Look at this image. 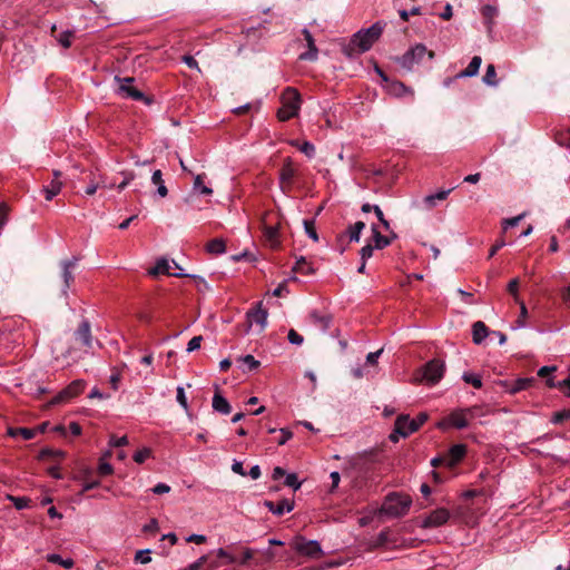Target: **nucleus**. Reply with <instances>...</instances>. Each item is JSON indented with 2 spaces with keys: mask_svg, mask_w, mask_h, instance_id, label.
I'll return each instance as SVG.
<instances>
[{
  "mask_svg": "<svg viewBox=\"0 0 570 570\" xmlns=\"http://www.w3.org/2000/svg\"><path fill=\"white\" fill-rule=\"evenodd\" d=\"M302 33L306 40L308 50L299 55L301 60L315 61L318 58V49L315 45V40L311 31L306 28L302 30Z\"/></svg>",
  "mask_w": 570,
  "mask_h": 570,
  "instance_id": "obj_16",
  "label": "nucleus"
},
{
  "mask_svg": "<svg viewBox=\"0 0 570 570\" xmlns=\"http://www.w3.org/2000/svg\"><path fill=\"white\" fill-rule=\"evenodd\" d=\"M214 552L218 558L224 559L225 563L232 564L237 562V559L233 554L227 552L224 548H218Z\"/></svg>",
  "mask_w": 570,
  "mask_h": 570,
  "instance_id": "obj_46",
  "label": "nucleus"
},
{
  "mask_svg": "<svg viewBox=\"0 0 570 570\" xmlns=\"http://www.w3.org/2000/svg\"><path fill=\"white\" fill-rule=\"evenodd\" d=\"M151 456V449L149 448H142L140 450H138L135 454H134V461L138 464H141L144 463L147 459H149Z\"/></svg>",
  "mask_w": 570,
  "mask_h": 570,
  "instance_id": "obj_41",
  "label": "nucleus"
},
{
  "mask_svg": "<svg viewBox=\"0 0 570 570\" xmlns=\"http://www.w3.org/2000/svg\"><path fill=\"white\" fill-rule=\"evenodd\" d=\"M445 372V364L439 358L429 361L422 368V380L430 385L440 382Z\"/></svg>",
  "mask_w": 570,
  "mask_h": 570,
  "instance_id": "obj_8",
  "label": "nucleus"
},
{
  "mask_svg": "<svg viewBox=\"0 0 570 570\" xmlns=\"http://www.w3.org/2000/svg\"><path fill=\"white\" fill-rule=\"evenodd\" d=\"M264 236L265 239L269 243L272 247H276L278 245V228L277 226H265L264 227Z\"/></svg>",
  "mask_w": 570,
  "mask_h": 570,
  "instance_id": "obj_32",
  "label": "nucleus"
},
{
  "mask_svg": "<svg viewBox=\"0 0 570 570\" xmlns=\"http://www.w3.org/2000/svg\"><path fill=\"white\" fill-rule=\"evenodd\" d=\"M534 377H520L511 384L508 392L510 394H515L520 391L527 390L534 383Z\"/></svg>",
  "mask_w": 570,
  "mask_h": 570,
  "instance_id": "obj_25",
  "label": "nucleus"
},
{
  "mask_svg": "<svg viewBox=\"0 0 570 570\" xmlns=\"http://www.w3.org/2000/svg\"><path fill=\"white\" fill-rule=\"evenodd\" d=\"M202 342H203V336L198 335V336H194L187 344V348L186 351L188 353H191L194 351H197L198 348H200V345H202Z\"/></svg>",
  "mask_w": 570,
  "mask_h": 570,
  "instance_id": "obj_51",
  "label": "nucleus"
},
{
  "mask_svg": "<svg viewBox=\"0 0 570 570\" xmlns=\"http://www.w3.org/2000/svg\"><path fill=\"white\" fill-rule=\"evenodd\" d=\"M253 558H254V550L250 548H244L240 559H237V563H239L240 566H245Z\"/></svg>",
  "mask_w": 570,
  "mask_h": 570,
  "instance_id": "obj_52",
  "label": "nucleus"
},
{
  "mask_svg": "<svg viewBox=\"0 0 570 570\" xmlns=\"http://www.w3.org/2000/svg\"><path fill=\"white\" fill-rule=\"evenodd\" d=\"M237 362L242 363L244 367H242L243 372L256 370L259 366V361H257L253 355L248 354L245 356H239Z\"/></svg>",
  "mask_w": 570,
  "mask_h": 570,
  "instance_id": "obj_33",
  "label": "nucleus"
},
{
  "mask_svg": "<svg viewBox=\"0 0 570 570\" xmlns=\"http://www.w3.org/2000/svg\"><path fill=\"white\" fill-rule=\"evenodd\" d=\"M396 433L402 438H406L417 430V425L409 417V415H399L395 420Z\"/></svg>",
  "mask_w": 570,
  "mask_h": 570,
  "instance_id": "obj_15",
  "label": "nucleus"
},
{
  "mask_svg": "<svg viewBox=\"0 0 570 570\" xmlns=\"http://www.w3.org/2000/svg\"><path fill=\"white\" fill-rule=\"evenodd\" d=\"M364 228H365V223H363V222H356L355 224L350 225L346 230L350 242L357 243L361 238V234Z\"/></svg>",
  "mask_w": 570,
  "mask_h": 570,
  "instance_id": "obj_28",
  "label": "nucleus"
},
{
  "mask_svg": "<svg viewBox=\"0 0 570 570\" xmlns=\"http://www.w3.org/2000/svg\"><path fill=\"white\" fill-rule=\"evenodd\" d=\"M284 483L286 487L292 488L294 491H297L302 485V483L298 481L297 475L295 473H287L285 475Z\"/></svg>",
  "mask_w": 570,
  "mask_h": 570,
  "instance_id": "obj_42",
  "label": "nucleus"
},
{
  "mask_svg": "<svg viewBox=\"0 0 570 570\" xmlns=\"http://www.w3.org/2000/svg\"><path fill=\"white\" fill-rule=\"evenodd\" d=\"M371 232H372V240H373L372 245L375 249H383L391 244L392 238H390L389 236H383L381 234L377 225L372 224Z\"/></svg>",
  "mask_w": 570,
  "mask_h": 570,
  "instance_id": "obj_20",
  "label": "nucleus"
},
{
  "mask_svg": "<svg viewBox=\"0 0 570 570\" xmlns=\"http://www.w3.org/2000/svg\"><path fill=\"white\" fill-rule=\"evenodd\" d=\"M479 410L480 409L478 406L455 410L443 421L439 422L438 428L446 429L449 426H454L460 430L465 429L470 421L476 416Z\"/></svg>",
  "mask_w": 570,
  "mask_h": 570,
  "instance_id": "obj_2",
  "label": "nucleus"
},
{
  "mask_svg": "<svg viewBox=\"0 0 570 570\" xmlns=\"http://www.w3.org/2000/svg\"><path fill=\"white\" fill-rule=\"evenodd\" d=\"M78 262L79 258L77 256L60 262L61 277L63 281L61 292L63 296L68 295V291L73 282V271L77 267Z\"/></svg>",
  "mask_w": 570,
  "mask_h": 570,
  "instance_id": "obj_9",
  "label": "nucleus"
},
{
  "mask_svg": "<svg viewBox=\"0 0 570 570\" xmlns=\"http://www.w3.org/2000/svg\"><path fill=\"white\" fill-rule=\"evenodd\" d=\"M101 186L100 179L99 180H90V184L86 187L85 193L88 196L94 195L97 189Z\"/></svg>",
  "mask_w": 570,
  "mask_h": 570,
  "instance_id": "obj_59",
  "label": "nucleus"
},
{
  "mask_svg": "<svg viewBox=\"0 0 570 570\" xmlns=\"http://www.w3.org/2000/svg\"><path fill=\"white\" fill-rule=\"evenodd\" d=\"M450 519V512L449 510L444 509V508H439V509H435L434 511H432L429 515H426L422 522H421V527L422 528H438V527H441L443 524H445Z\"/></svg>",
  "mask_w": 570,
  "mask_h": 570,
  "instance_id": "obj_12",
  "label": "nucleus"
},
{
  "mask_svg": "<svg viewBox=\"0 0 570 570\" xmlns=\"http://www.w3.org/2000/svg\"><path fill=\"white\" fill-rule=\"evenodd\" d=\"M71 37H72V31L70 30H65L62 31L58 37H57V41L65 48H69L71 46Z\"/></svg>",
  "mask_w": 570,
  "mask_h": 570,
  "instance_id": "obj_44",
  "label": "nucleus"
},
{
  "mask_svg": "<svg viewBox=\"0 0 570 570\" xmlns=\"http://www.w3.org/2000/svg\"><path fill=\"white\" fill-rule=\"evenodd\" d=\"M205 175H196L194 178L193 189L200 195H212L213 189L204 185Z\"/></svg>",
  "mask_w": 570,
  "mask_h": 570,
  "instance_id": "obj_31",
  "label": "nucleus"
},
{
  "mask_svg": "<svg viewBox=\"0 0 570 570\" xmlns=\"http://www.w3.org/2000/svg\"><path fill=\"white\" fill-rule=\"evenodd\" d=\"M489 334V330L483 322L478 321L473 324L472 338L475 344H481Z\"/></svg>",
  "mask_w": 570,
  "mask_h": 570,
  "instance_id": "obj_21",
  "label": "nucleus"
},
{
  "mask_svg": "<svg viewBox=\"0 0 570 570\" xmlns=\"http://www.w3.org/2000/svg\"><path fill=\"white\" fill-rule=\"evenodd\" d=\"M292 546L297 553L311 559H320L323 556L322 547L316 540H306L304 537H296Z\"/></svg>",
  "mask_w": 570,
  "mask_h": 570,
  "instance_id": "obj_6",
  "label": "nucleus"
},
{
  "mask_svg": "<svg viewBox=\"0 0 570 570\" xmlns=\"http://www.w3.org/2000/svg\"><path fill=\"white\" fill-rule=\"evenodd\" d=\"M85 389L83 380H75L72 381L66 389L60 391L50 402V405H56L67 400H70L77 395H79Z\"/></svg>",
  "mask_w": 570,
  "mask_h": 570,
  "instance_id": "obj_11",
  "label": "nucleus"
},
{
  "mask_svg": "<svg viewBox=\"0 0 570 570\" xmlns=\"http://www.w3.org/2000/svg\"><path fill=\"white\" fill-rule=\"evenodd\" d=\"M399 13H400V17L402 18V20L407 21L410 16L420 14L421 13V8L420 7H413L410 11H407V10H400Z\"/></svg>",
  "mask_w": 570,
  "mask_h": 570,
  "instance_id": "obj_58",
  "label": "nucleus"
},
{
  "mask_svg": "<svg viewBox=\"0 0 570 570\" xmlns=\"http://www.w3.org/2000/svg\"><path fill=\"white\" fill-rule=\"evenodd\" d=\"M279 433L281 438L277 440L279 445H284L293 436V433L287 429H279Z\"/></svg>",
  "mask_w": 570,
  "mask_h": 570,
  "instance_id": "obj_60",
  "label": "nucleus"
},
{
  "mask_svg": "<svg viewBox=\"0 0 570 570\" xmlns=\"http://www.w3.org/2000/svg\"><path fill=\"white\" fill-rule=\"evenodd\" d=\"M428 55L430 59L434 58L433 51H428V48L423 43H416L410 48L402 57L397 58V63L406 69L412 70L414 66L419 65L424 56Z\"/></svg>",
  "mask_w": 570,
  "mask_h": 570,
  "instance_id": "obj_5",
  "label": "nucleus"
},
{
  "mask_svg": "<svg viewBox=\"0 0 570 570\" xmlns=\"http://www.w3.org/2000/svg\"><path fill=\"white\" fill-rule=\"evenodd\" d=\"M9 500L18 510H22L29 505L30 500L26 497H9Z\"/></svg>",
  "mask_w": 570,
  "mask_h": 570,
  "instance_id": "obj_49",
  "label": "nucleus"
},
{
  "mask_svg": "<svg viewBox=\"0 0 570 570\" xmlns=\"http://www.w3.org/2000/svg\"><path fill=\"white\" fill-rule=\"evenodd\" d=\"M518 289H519V279L518 278L511 279L508 284V291L510 294H512L514 296V299L517 302L519 301Z\"/></svg>",
  "mask_w": 570,
  "mask_h": 570,
  "instance_id": "obj_56",
  "label": "nucleus"
},
{
  "mask_svg": "<svg viewBox=\"0 0 570 570\" xmlns=\"http://www.w3.org/2000/svg\"><path fill=\"white\" fill-rule=\"evenodd\" d=\"M466 453V446L464 444H454L450 448L448 455L445 456V463L449 466H454L460 462Z\"/></svg>",
  "mask_w": 570,
  "mask_h": 570,
  "instance_id": "obj_18",
  "label": "nucleus"
},
{
  "mask_svg": "<svg viewBox=\"0 0 570 570\" xmlns=\"http://www.w3.org/2000/svg\"><path fill=\"white\" fill-rule=\"evenodd\" d=\"M291 145L297 147L308 158H313L315 156V147L309 141H304L299 145L297 140H293L291 141Z\"/></svg>",
  "mask_w": 570,
  "mask_h": 570,
  "instance_id": "obj_36",
  "label": "nucleus"
},
{
  "mask_svg": "<svg viewBox=\"0 0 570 570\" xmlns=\"http://www.w3.org/2000/svg\"><path fill=\"white\" fill-rule=\"evenodd\" d=\"M47 561L50 562V563L59 564V566L63 567L65 569H71L73 567V564H75V562H73V560L71 558L63 559L58 553L47 554Z\"/></svg>",
  "mask_w": 570,
  "mask_h": 570,
  "instance_id": "obj_30",
  "label": "nucleus"
},
{
  "mask_svg": "<svg viewBox=\"0 0 570 570\" xmlns=\"http://www.w3.org/2000/svg\"><path fill=\"white\" fill-rule=\"evenodd\" d=\"M451 189L448 190H440L435 194H431L424 197V203L428 207L432 208L436 205L438 202H442L446 199L449 196Z\"/></svg>",
  "mask_w": 570,
  "mask_h": 570,
  "instance_id": "obj_29",
  "label": "nucleus"
},
{
  "mask_svg": "<svg viewBox=\"0 0 570 570\" xmlns=\"http://www.w3.org/2000/svg\"><path fill=\"white\" fill-rule=\"evenodd\" d=\"M114 471L110 463L106 462L104 459L100 460L98 465V472L100 475H109Z\"/></svg>",
  "mask_w": 570,
  "mask_h": 570,
  "instance_id": "obj_54",
  "label": "nucleus"
},
{
  "mask_svg": "<svg viewBox=\"0 0 570 570\" xmlns=\"http://www.w3.org/2000/svg\"><path fill=\"white\" fill-rule=\"evenodd\" d=\"M179 268L178 264L174 259L161 258L157 261L155 267L150 271L151 274H166L171 276H187V274L178 273L176 269Z\"/></svg>",
  "mask_w": 570,
  "mask_h": 570,
  "instance_id": "obj_13",
  "label": "nucleus"
},
{
  "mask_svg": "<svg viewBox=\"0 0 570 570\" xmlns=\"http://www.w3.org/2000/svg\"><path fill=\"white\" fill-rule=\"evenodd\" d=\"M127 444H128V439H127L126 435L120 436V438L111 436L110 441H109V445L110 446H116V448L125 446Z\"/></svg>",
  "mask_w": 570,
  "mask_h": 570,
  "instance_id": "obj_57",
  "label": "nucleus"
},
{
  "mask_svg": "<svg viewBox=\"0 0 570 570\" xmlns=\"http://www.w3.org/2000/svg\"><path fill=\"white\" fill-rule=\"evenodd\" d=\"M295 176V168L291 158L284 160L283 167L279 171V183L283 191L292 184Z\"/></svg>",
  "mask_w": 570,
  "mask_h": 570,
  "instance_id": "obj_17",
  "label": "nucleus"
},
{
  "mask_svg": "<svg viewBox=\"0 0 570 570\" xmlns=\"http://www.w3.org/2000/svg\"><path fill=\"white\" fill-rule=\"evenodd\" d=\"M281 102L282 106L277 111V118L281 121H286L298 115L302 105V98L295 88L287 87L281 96Z\"/></svg>",
  "mask_w": 570,
  "mask_h": 570,
  "instance_id": "obj_1",
  "label": "nucleus"
},
{
  "mask_svg": "<svg viewBox=\"0 0 570 570\" xmlns=\"http://www.w3.org/2000/svg\"><path fill=\"white\" fill-rule=\"evenodd\" d=\"M383 31V24L381 22H375L370 28L365 30H360L353 36L352 43L361 52H365L371 49L373 43L380 38Z\"/></svg>",
  "mask_w": 570,
  "mask_h": 570,
  "instance_id": "obj_3",
  "label": "nucleus"
},
{
  "mask_svg": "<svg viewBox=\"0 0 570 570\" xmlns=\"http://www.w3.org/2000/svg\"><path fill=\"white\" fill-rule=\"evenodd\" d=\"M267 315V311L263 309L259 304L256 309L247 313L249 327L257 326V331L262 332L266 327Z\"/></svg>",
  "mask_w": 570,
  "mask_h": 570,
  "instance_id": "obj_14",
  "label": "nucleus"
},
{
  "mask_svg": "<svg viewBox=\"0 0 570 570\" xmlns=\"http://www.w3.org/2000/svg\"><path fill=\"white\" fill-rule=\"evenodd\" d=\"M462 380L465 383L473 385L475 389H481L482 387L481 376L479 374H476V373L464 372L463 375H462Z\"/></svg>",
  "mask_w": 570,
  "mask_h": 570,
  "instance_id": "obj_38",
  "label": "nucleus"
},
{
  "mask_svg": "<svg viewBox=\"0 0 570 570\" xmlns=\"http://www.w3.org/2000/svg\"><path fill=\"white\" fill-rule=\"evenodd\" d=\"M304 229L305 233L309 238H312L314 242H318V235L315 229V223L314 220H304Z\"/></svg>",
  "mask_w": 570,
  "mask_h": 570,
  "instance_id": "obj_43",
  "label": "nucleus"
},
{
  "mask_svg": "<svg viewBox=\"0 0 570 570\" xmlns=\"http://www.w3.org/2000/svg\"><path fill=\"white\" fill-rule=\"evenodd\" d=\"M570 419V409H564L558 412H554L551 416V423L553 424H560L566 420Z\"/></svg>",
  "mask_w": 570,
  "mask_h": 570,
  "instance_id": "obj_40",
  "label": "nucleus"
},
{
  "mask_svg": "<svg viewBox=\"0 0 570 570\" xmlns=\"http://www.w3.org/2000/svg\"><path fill=\"white\" fill-rule=\"evenodd\" d=\"M115 81L118 82L117 92L122 98H131L134 100H141L144 98V94L134 87V78L115 77Z\"/></svg>",
  "mask_w": 570,
  "mask_h": 570,
  "instance_id": "obj_10",
  "label": "nucleus"
},
{
  "mask_svg": "<svg viewBox=\"0 0 570 570\" xmlns=\"http://www.w3.org/2000/svg\"><path fill=\"white\" fill-rule=\"evenodd\" d=\"M135 561L139 562L141 564L149 563L151 561L150 550L149 549L138 550L135 556Z\"/></svg>",
  "mask_w": 570,
  "mask_h": 570,
  "instance_id": "obj_45",
  "label": "nucleus"
},
{
  "mask_svg": "<svg viewBox=\"0 0 570 570\" xmlns=\"http://www.w3.org/2000/svg\"><path fill=\"white\" fill-rule=\"evenodd\" d=\"M225 250H226V245L222 238L212 239L207 244V252L210 254L218 255V254L225 253Z\"/></svg>",
  "mask_w": 570,
  "mask_h": 570,
  "instance_id": "obj_34",
  "label": "nucleus"
},
{
  "mask_svg": "<svg viewBox=\"0 0 570 570\" xmlns=\"http://www.w3.org/2000/svg\"><path fill=\"white\" fill-rule=\"evenodd\" d=\"M73 340L82 347L85 353L91 352L95 344H99L91 334V325L88 320H82L73 332Z\"/></svg>",
  "mask_w": 570,
  "mask_h": 570,
  "instance_id": "obj_7",
  "label": "nucleus"
},
{
  "mask_svg": "<svg viewBox=\"0 0 570 570\" xmlns=\"http://www.w3.org/2000/svg\"><path fill=\"white\" fill-rule=\"evenodd\" d=\"M151 183L157 186V194L164 198L168 195V189L165 186V181L163 179L161 170L156 169L151 175Z\"/></svg>",
  "mask_w": 570,
  "mask_h": 570,
  "instance_id": "obj_26",
  "label": "nucleus"
},
{
  "mask_svg": "<svg viewBox=\"0 0 570 570\" xmlns=\"http://www.w3.org/2000/svg\"><path fill=\"white\" fill-rule=\"evenodd\" d=\"M232 471L242 476H245L247 474L243 468V463L237 460H234V462L232 464Z\"/></svg>",
  "mask_w": 570,
  "mask_h": 570,
  "instance_id": "obj_64",
  "label": "nucleus"
},
{
  "mask_svg": "<svg viewBox=\"0 0 570 570\" xmlns=\"http://www.w3.org/2000/svg\"><path fill=\"white\" fill-rule=\"evenodd\" d=\"M62 188L61 179H52L48 185L42 187V191L45 193V197L47 200H51L55 196H57Z\"/></svg>",
  "mask_w": 570,
  "mask_h": 570,
  "instance_id": "obj_24",
  "label": "nucleus"
},
{
  "mask_svg": "<svg viewBox=\"0 0 570 570\" xmlns=\"http://www.w3.org/2000/svg\"><path fill=\"white\" fill-rule=\"evenodd\" d=\"M293 271L295 273H301L304 275H311L315 273V269L311 264L306 262V258L304 256H301L296 259Z\"/></svg>",
  "mask_w": 570,
  "mask_h": 570,
  "instance_id": "obj_27",
  "label": "nucleus"
},
{
  "mask_svg": "<svg viewBox=\"0 0 570 570\" xmlns=\"http://www.w3.org/2000/svg\"><path fill=\"white\" fill-rule=\"evenodd\" d=\"M374 247L372 243H367L365 246H363L360 250V257L361 261L367 262L373 256Z\"/></svg>",
  "mask_w": 570,
  "mask_h": 570,
  "instance_id": "obj_50",
  "label": "nucleus"
},
{
  "mask_svg": "<svg viewBox=\"0 0 570 570\" xmlns=\"http://www.w3.org/2000/svg\"><path fill=\"white\" fill-rule=\"evenodd\" d=\"M483 82L492 87L498 85L497 72L493 65H489L487 67L485 73L483 76Z\"/></svg>",
  "mask_w": 570,
  "mask_h": 570,
  "instance_id": "obj_39",
  "label": "nucleus"
},
{
  "mask_svg": "<svg viewBox=\"0 0 570 570\" xmlns=\"http://www.w3.org/2000/svg\"><path fill=\"white\" fill-rule=\"evenodd\" d=\"M524 216H525V214H520V215H518L515 217L504 219L503 228L508 229L509 227L517 226L524 218Z\"/></svg>",
  "mask_w": 570,
  "mask_h": 570,
  "instance_id": "obj_55",
  "label": "nucleus"
},
{
  "mask_svg": "<svg viewBox=\"0 0 570 570\" xmlns=\"http://www.w3.org/2000/svg\"><path fill=\"white\" fill-rule=\"evenodd\" d=\"M482 59L479 56H474L469 66L459 73V78L474 77L478 75Z\"/></svg>",
  "mask_w": 570,
  "mask_h": 570,
  "instance_id": "obj_23",
  "label": "nucleus"
},
{
  "mask_svg": "<svg viewBox=\"0 0 570 570\" xmlns=\"http://www.w3.org/2000/svg\"><path fill=\"white\" fill-rule=\"evenodd\" d=\"M287 338L289 343L294 345H302L304 342L303 336L298 334L295 330H289Z\"/></svg>",
  "mask_w": 570,
  "mask_h": 570,
  "instance_id": "obj_53",
  "label": "nucleus"
},
{
  "mask_svg": "<svg viewBox=\"0 0 570 570\" xmlns=\"http://www.w3.org/2000/svg\"><path fill=\"white\" fill-rule=\"evenodd\" d=\"M382 352H383V348H380L376 352L368 353L366 356V363L371 364V365H375L377 363V360H379L380 355L382 354Z\"/></svg>",
  "mask_w": 570,
  "mask_h": 570,
  "instance_id": "obj_63",
  "label": "nucleus"
},
{
  "mask_svg": "<svg viewBox=\"0 0 570 570\" xmlns=\"http://www.w3.org/2000/svg\"><path fill=\"white\" fill-rule=\"evenodd\" d=\"M412 504L410 497L392 493L386 497L382 512L389 517H402L404 515Z\"/></svg>",
  "mask_w": 570,
  "mask_h": 570,
  "instance_id": "obj_4",
  "label": "nucleus"
},
{
  "mask_svg": "<svg viewBox=\"0 0 570 570\" xmlns=\"http://www.w3.org/2000/svg\"><path fill=\"white\" fill-rule=\"evenodd\" d=\"M151 491L155 493V494H165V493H168L170 491V487L166 483H157L153 489Z\"/></svg>",
  "mask_w": 570,
  "mask_h": 570,
  "instance_id": "obj_62",
  "label": "nucleus"
},
{
  "mask_svg": "<svg viewBox=\"0 0 570 570\" xmlns=\"http://www.w3.org/2000/svg\"><path fill=\"white\" fill-rule=\"evenodd\" d=\"M212 405L215 411L222 414H229L232 411L229 402L218 392L215 393Z\"/></svg>",
  "mask_w": 570,
  "mask_h": 570,
  "instance_id": "obj_22",
  "label": "nucleus"
},
{
  "mask_svg": "<svg viewBox=\"0 0 570 570\" xmlns=\"http://www.w3.org/2000/svg\"><path fill=\"white\" fill-rule=\"evenodd\" d=\"M265 507L275 515H283L285 512H291L294 509V502L289 500H282L278 503L266 501Z\"/></svg>",
  "mask_w": 570,
  "mask_h": 570,
  "instance_id": "obj_19",
  "label": "nucleus"
},
{
  "mask_svg": "<svg viewBox=\"0 0 570 570\" xmlns=\"http://www.w3.org/2000/svg\"><path fill=\"white\" fill-rule=\"evenodd\" d=\"M207 561V557L206 556H202L198 560H196L195 562L190 563L188 567H186L185 569H181V570H199L200 567Z\"/></svg>",
  "mask_w": 570,
  "mask_h": 570,
  "instance_id": "obj_61",
  "label": "nucleus"
},
{
  "mask_svg": "<svg viewBox=\"0 0 570 570\" xmlns=\"http://www.w3.org/2000/svg\"><path fill=\"white\" fill-rule=\"evenodd\" d=\"M176 391H177V395H176L177 402L185 410V412H188L189 406H188V402H187V397H186L184 387L178 386Z\"/></svg>",
  "mask_w": 570,
  "mask_h": 570,
  "instance_id": "obj_48",
  "label": "nucleus"
},
{
  "mask_svg": "<svg viewBox=\"0 0 570 570\" xmlns=\"http://www.w3.org/2000/svg\"><path fill=\"white\" fill-rule=\"evenodd\" d=\"M389 91L395 96H403L405 94H412V90L409 89L403 82L393 81L389 86Z\"/></svg>",
  "mask_w": 570,
  "mask_h": 570,
  "instance_id": "obj_37",
  "label": "nucleus"
},
{
  "mask_svg": "<svg viewBox=\"0 0 570 570\" xmlns=\"http://www.w3.org/2000/svg\"><path fill=\"white\" fill-rule=\"evenodd\" d=\"M121 174L124 176V179L120 184L117 185V189L119 191H122L132 180L136 179V174L132 171H124Z\"/></svg>",
  "mask_w": 570,
  "mask_h": 570,
  "instance_id": "obj_47",
  "label": "nucleus"
},
{
  "mask_svg": "<svg viewBox=\"0 0 570 570\" xmlns=\"http://www.w3.org/2000/svg\"><path fill=\"white\" fill-rule=\"evenodd\" d=\"M8 434L13 438L17 435H21L22 439L24 440H31L36 435V431L27 428H9Z\"/></svg>",
  "mask_w": 570,
  "mask_h": 570,
  "instance_id": "obj_35",
  "label": "nucleus"
}]
</instances>
